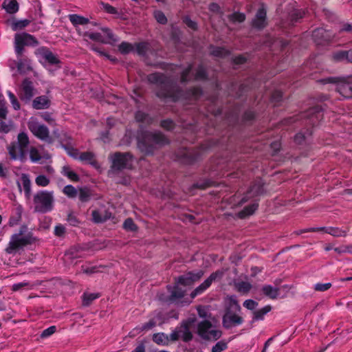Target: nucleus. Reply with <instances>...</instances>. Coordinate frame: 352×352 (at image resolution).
Here are the masks:
<instances>
[{"label": "nucleus", "instance_id": "obj_1", "mask_svg": "<svg viewBox=\"0 0 352 352\" xmlns=\"http://www.w3.org/2000/svg\"><path fill=\"white\" fill-rule=\"evenodd\" d=\"M25 230L26 227H22L18 233H15L11 236L8 246L5 250L6 253L15 254L25 246L32 244L36 241V238L32 233L28 232L25 234Z\"/></svg>", "mask_w": 352, "mask_h": 352}, {"label": "nucleus", "instance_id": "obj_2", "mask_svg": "<svg viewBox=\"0 0 352 352\" xmlns=\"http://www.w3.org/2000/svg\"><path fill=\"white\" fill-rule=\"evenodd\" d=\"M166 142V138L160 132H145L138 137V146L142 151L151 153L155 146Z\"/></svg>", "mask_w": 352, "mask_h": 352}, {"label": "nucleus", "instance_id": "obj_3", "mask_svg": "<svg viewBox=\"0 0 352 352\" xmlns=\"http://www.w3.org/2000/svg\"><path fill=\"white\" fill-rule=\"evenodd\" d=\"M28 127L30 132L38 139L47 143H52L54 140L50 135L47 126L40 122L35 117H31L28 121Z\"/></svg>", "mask_w": 352, "mask_h": 352}, {"label": "nucleus", "instance_id": "obj_4", "mask_svg": "<svg viewBox=\"0 0 352 352\" xmlns=\"http://www.w3.org/2000/svg\"><path fill=\"white\" fill-rule=\"evenodd\" d=\"M324 83L335 84L337 91L344 98L352 96V78L331 77L322 80Z\"/></svg>", "mask_w": 352, "mask_h": 352}, {"label": "nucleus", "instance_id": "obj_5", "mask_svg": "<svg viewBox=\"0 0 352 352\" xmlns=\"http://www.w3.org/2000/svg\"><path fill=\"white\" fill-rule=\"evenodd\" d=\"M85 41L91 40L95 42L107 43L112 39L111 31L107 28H100V32H94L91 28L85 30L81 35Z\"/></svg>", "mask_w": 352, "mask_h": 352}, {"label": "nucleus", "instance_id": "obj_6", "mask_svg": "<svg viewBox=\"0 0 352 352\" xmlns=\"http://www.w3.org/2000/svg\"><path fill=\"white\" fill-rule=\"evenodd\" d=\"M198 333L205 340H216L221 336V331L208 320H204L198 324Z\"/></svg>", "mask_w": 352, "mask_h": 352}, {"label": "nucleus", "instance_id": "obj_7", "mask_svg": "<svg viewBox=\"0 0 352 352\" xmlns=\"http://www.w3.org/2000/svg\"><path fill=\"white\" fill-rule=\"evenodd\" d=\"M112 168L121 170L132 166L133 159L129 153H116L111 157Z\"/></svg>", "mask_w": 352, "mask_h": 352}, {"label": "nucleus", "instance_id": "obj_8", "mask_svg": "<svg viewBox=\"0 0 352 352\" xmlns=\"http://www.w3.org/2000/svg\"><path fill=\"white\" fill-rule=\"evenodd\" d=\"M69 19L71 23L76 27L78 34L80 36L85 30L91 26L96 25V23L89 21L88 19L78 14H69Z\"/></svg>", "mask_w": 352, "mask_h": 352}, {"label": "nucleus", "instance_id": "obj_9", "mask_svg": "<svg viewBox=\"0 0 352 352\" xmlns=\"http://www.w3.org/2000/svg\"><path fill=\"white\" fill-rule=\"evenodd\" d=\"M35 43L32 36L26 33H19L15 35L14 49L17 56H21L25 45H32Z\"/></svg>", "mask_w": 352, "mask_h": 352}, {"label": "nucleus", "instance_id": "obj_10", "mask_svg": "<svg viewBox=\"0 0 352 352\" xmlns=\"http://www.w3.org/2000/svg\"><path fill=\"white\" fill-rule=\"evenodd\" d=\"M41 62L50 72L60 67L58 58L48 50H43L41 52Z\"/></svg>", "mask_w": 352, "mask_h": 352}, {"label": "nucleus", "instance_id": "obj_11", "mask_svg": "<svg viewBox=\"0 0 352 352\" xmlns=\"http://www.w3.org/2000/svg\"><path fill=\"white\" fill-rule=\"evenodd\" d=\"M237 311L226 310L223 317V325L227 329L240 325L243 323V319L236 314Z\"/></svg>", "mask_w": 352, "mask_h": 352}, {"label": "nucleus", "instance_id": "obj_12", "mask_svg": "<svg viewBox=\"0 0 352 352\" xmlns=\"http://www.w3.org/2000/svg\"><path fill=\"white\" fill-rule=\"evenodd\" d=\"M223 275V272L222 270H218L212 273L202 284H201L192 292L191 297L195 298L197 295L204 292L210 286L213 281L221 279Z\"/></svg>", "mask_w": 352, "mask_h": 352}, {"label": "nucleus", "instance_id": "obj_13", "mask_svg": "<svg viewBox=\"0 0 352 352\" xmlns=\"http://www.w3.org/2000/svg\"><path fill=\"white\" fill-rule=\"evenodd\" d=\"M18 94L21 100L25 102H30L35 94L32 82L28 80H25L22 82Z\"/></svg>", "mask_w": 352, "mask_h": 352}, {"label": "nucleus", "instance_id": "obj_14", "mask_svg": "<svg viewBox=\"0 0 352 352\" xmlns=\"http://www.w3.org/2000/svg\"><path fill=\"white\" fill-rule=\"evenodd\" d=\"M65 149L67 154L74 159L87 163H93L94 161V154L91 152L80 153L78 150L70 147H65Z\"/></svg>", "mask_w": 352, "mask_h": 352}, {"label": "nucleus", "instance_id": "obj_15", "mask_svg": "<svg viewBox=\"0 0 352 352\" xmlns=\"http://www.w3.org/2000/svg\"><path fill=\"white\" fill-rule=\"evenodd\" d=\"M204 273L199 270L197 273L189 272L185 275L181 276L178 278L177 282L182 286H188L192 285L195 281L198 280Z\"/></svg>", "mask_w": 352, "mask_h": 352}, {"label": "nucleus", "instance_id": "obj_16", "mask_svg": "<svg viewBox=\"0 0 352 352\" xmlns=\"http://www.w3.org/2000/svg\"><path fill=\"white\" fill-rule=\"evenodd\" d=\"M182 338L184 341H188L192 338V333L189 329L186 327H181L170 335V340L175 341Z\"/></svg>", "mask_w": 352, "mask_h": 352}, {"label": "nucleus", "instance_id": "obj_17", "mask_svg": "<svg viewBox=\"0 0 352 352\" xmlns=\"http://www.w3.org/2000/svg\"><path fill=\"white\" fill-rule=\"evenodd\" d=\"M34 210L38 212H47L52 209V199H34Z\"/></svg>", "mask_w": 352, "mask_h": 352}, {"label": "nucleus", "instance_id": "obj_18", "mask_svg": "<svg viewBox=\"0 0 352 352\" xmlns=\"http://www.w3.org/2000/svg\"><path fill=\"white\" fill-rule=\"evenodd\" d=\"M63 192L69 197H76L79 196L80 198H86L88 196L87 189H76L72 185H67L65 186Z\"/></svg>", "mask_w": 352, "mask_h": 352}, {"label": "nucleus", "instance_id": "obj_19", "mask_svg": "<svg viewBox=\"0 0 352 352\" xmlns=\"http://www.w3.org/2000/svg\"><path fill=\"white\" fill-rule=\"evenodd\" d=\"M8 149L12 159L20 160H23L24 159L25 148L18 144H12L8 146Z\"/></svg>", "mask_w": 352, "mask_h": 352}, {"label": "nucleus", "instance_id": "obj_20", "mask_svg": "<svg viewBox=\"0 0 352 352\" xmlns=\"http://www.w3.org/2000/svg\"><path fill=\"white\" fill-rule=\"evenodd\" d=\"M111 213L105 210L104 208H100L98 210H93L92 217L93 220L96 223H102L107 219H110Z\"/></svg>", "mask_w": 352, "mask_h": 352}, {"label": "nucleus", "instance_id": "obj_21", "mask_svg": "<svg viewBox=\"0 0 352 352\" xmlns=\"http://www.w3.org/2000/svg\"><path fill=\"white\" fill-rule=\"evenodd\" d=\"M50 105V100L47 96H41L35 98L32 101V107L34 109H45Z\"/></svg>", "mask_w": 352, "mask_h": 352}, {"label": "nucleus", "instance_id": "obj_22", "mask_svg": "<svg viewBox=\"0 0 352 352\" xmlns=\"http://www.w3.org/2000/svg\"><path fill=\"white\" fill-rule=\"evenodd\" d=\"M30 157L33 162H37L42 159H50V155L48 153H41L38 148L36 147H32L30 149Z\"/></svg>", "mask_w": 352, "mask_h": 352}, {"label": "nucleus", "instance_id": "obj_23", "mask_svg": "<svg viewBox=\"0 0 352 352\" xmlns=\"http://www.w3.org/2000/svg\"><path fill=\"white\" fill-rule=\"evenodd\" d=\"M266 11L264 8L258 10L255 19L253 21V25L257 28H262L265 25Z\"/></svg>", "mask_w": 352, "mask_h": 352}, {"label": "nucleus", "instance_id": "obj_24", "mask_svg": "<svg viewBox=\"0 0 352 352\" xmlns=\"http://www.w3.org/2000/svg\"><path fill=\"white\" fill-rule=\"evenodd\" d=\"M155 325L156 322L153 319H151L148 322L135 327L130 333L132 336H135L142 331H147L151 329Z\"/></svg>", "mask_w": 352, "mask_h": 352}, {"label": "nucleus", "instance_id": "obj_25", "mask_svg": "<svg viewBox=\"0 0 352 352\" xmlns=\"http://www.w3.org/2000/svg\"><path fill=\"white\" fill-rule=\"evenodd\" d=\"M18 60L16 63L17 70L19 73H25L31 69L30 60L28 58H21L17 56Z\"/></svg>", "mask_w": 352, "mask_h": 352}, {"label": "nucleus", "instance_id": "obj_26", "mask_svg": "<svg viewBox=\"0 0 352 352\" xmlns=\"http://www.w3.org/2000/svg\"><path fill=\"white\" fill-rule=\"evenodd\" d=\"M258 204L254 203L248 206H245L241 211L238 213V217L241 219H244L250 215H252L257 209Z\"/></svg>", "mask_w": 352, "mask_h": 352}, {"label": "nucleus", "instance_id": "obj_27", "mask_svg": "<svg viewBox=\"0 0 352 352\" xmlns=\"http://www.w3.org/2000/svg\"><path fill=\"white\" fill-rule=\"evenodd\" d=\"M61 173L72 182H77L79 179L78 175L69 166L65 165L63 166Z\"/></svg>", "mask_w": 352, "mask_h": 352}, {"label": "nucleus", "instance_id": "obj_28", "mask_svg": "<svg viewBox=\"0 0 352 352\" xmlns=\"http://www.w3.org/2000/svg\"><path fill=\"white\" fill-rule=\"evenodd\" d=\"M227 308L226 310L232 311H240L241 307L239 305L235 296H229L226 300Z\"/></svg>", "mask_w": 352, "mask_h": 352}, {"label": "nucleus", "instance_id": "obj_29", "mask_svg": "<svg viewBox=\"0 0 352 352\" xmlns=\"http://www.w3.org/2000/svg\"><path fill=\"white\" fill-rule=\"evenodd\" d=\"M3 6L6 12L10 14L15 13L19 10V6L16 0H4Z\"/></svg>", "mask_w": 352, "mask_h": 352}, {"label": "nucleus", "instance_id": "obj_30", "mask_svg": "<svg viewBox=\"0 0 352 352\" xmlns=\"http://www.w3.org/2000/svg\"><path fill=\"white\" fill-rule=\"evenodd\" d=\"M68 258L83 257L85 256L84 250L80 247L71 248L65 254Z\"/></svg>", "mask_w": 352, "mask_h": 352}, {"label": "nucleus", "instance_id": "obj_31", "mask_svg": "<svg viewBox=\"0 0 352 352\" xmlns=\"http://www.w3.org/2000/svg\"><path fill=\"white\" fill-rule=\"evenodd\" d=\"M34 287V285L30 283V282H21L12 285V290L13 292H19L23 290H30L32 289Z\"/></svg>", "mask_w": 352, "mask_h": 352}, {"label": "nucleus", "instance_id": "obj_32", "mask_svg": "<svg viewBox=\"0 0 352 352\" xmlns=\"http://www.w3.org/2000/svg\"><path fill=\"white\" fill-rule=\"evenodd\" d=\"M153 340L156 344L161 345H166L169 342L168 336L164 333H158L154 334L153 336Z\"/></svg>", "mask_w": 352, "mask_h": 352}, {"label": "nucleus", "instance_id": "obj_33", "mask_svg": "<svg viewBox=\"0 0 352 352\" xmlns=\"http://www.w3.org/2000/svg\"><path fill=\"white\" fill-rule=\"evenodd\" d=\"M324 232L336 237L345 236L346 235V230H342L338 228L333 227L325 228Z\"/></svg>", "mask_w": 352, "mask_h": 352}, {"label": "nucleus", "instance_id": "obj_34", "mask_svg": "<svg viewBox=\"0 0 352 352\" xmlns=\"http://www.w3.org/2000/svg\"><path fill=\"white\" fill-rule=\"evenodd\" d=\"M271 310V307L270 306H265L261 309L257 311H254L253 312V320H263L264 316L267 314Z\"/></svg>", "mask_w": 352, "mask_h": 352}, {"label": "nucleus", "instance_id": "obj_35", "mask_svg": "<svg viewBox=\"0 0 352 352\" xmlns=\"http://www.w3.org/2000/svg\"><path fill=\"white\" fill-rule=\"evenodd\" d=\"M263 292L266 296H269L270 298H276L279 294L278 289L277 288L273 287L270 285H266L263 287Z\"/></svg>", "mask_w": 352, "mask_h": 352}, {"label": "nucleus", "instance_id": "obj_36", "mask_svg": "<svg viewBox=\"0 0 352 352\" xmlns=\"http://www.w3.org/2000/svg\"><path fill=\"white\" fill-rule=\"evenodd\" d=\"M99 297L98 294L95 293H85L82 296V305L85 306L89 305L93 300Z\"/></svg>", "mask_w": 352, "mask_h": 352}, {"label": "nucleus", "instance_id": "obj_37", "mask_svg": "<svg viewBox=\"0 0 352 352\" xmlns=\"http://www.w3.org/2000/svg\"><path fill=\"white\" fill-rule=\"evenodd\" d=\"M181 285L176 282V285L174 287L173 291L171 292V297L173 298H182L184 293L185 290L181 288Z\"/></svg>", "mask_w": 352, "mask_h": 352}, {"label": "nucleus", "instance_id": "obj_38", "mask_svg": "<svg viewBox=\"0 0 352 352\" xmlns=\"http://www.w3.org/2000/svg\"><path fill=\"white\" fill-rule=\"evenodd\" d=\"M332 57L336 61H347V51L340 50L335 52Z\"/></svg>", "mask_w": 352, "mask_h": 352}, {"label": "nucleus", "instance_id": "obj_39", "mask_svg": "<svg viewBox=\"0 0 352 352\" xmlns=\"http://www.w3.org/2000/svg\"><path fill=\"white\" fill-rule=\"evenodd\" d=\"M28 23V20L13 21L11 23V28L14 31H16L26 27Z\"/></svg>", "mask_w": 352, "mask_h": 352}, {"label": "nucleus", "instance_id": "obj_40", "mask_svg": "<svg viewBox=\"0 0 352 352\" xmlns=\"http://www.w3.org/2000/svg\"><path fill=\"white\" fill-rule=\"evenodd\" d=\"M18 144L23 147L24 148H26L29 144V138L25 133H20L18 135Z\"/></svg>", "mask_w": 352, "mask_h": 352}, {"label": "nucleus", "instance_id": "obj_41", "mask_svg": "<svg viewBox=\"0 0 352 352\" xmlns=\"http://www.w3.org/2000/svg\"><path fill=\"white\" fill-rule=\"evenodd\" d=\"M263 192V183L259 181L257 184L252 186L250 190V193L254 196L261 195Z\"/></svg>", "mask_w": 352, "mask_h": 352}, {"label": "nucleus", "instance_id": "obj_42", "mask_svg": "<svg viewBox=\"0 0 352 352\" xmlns=\"http://www.w3.org/2000/svg\"><path fill=\"white\" fill-rule=\"evenodd\" d=\"M334 251L338 254H352V245H342L334 248Z\"/></svg>", "mask_w": 352, "mask_h": 352}, {"label": "nucleus", "instance_id": "obj_43", "mask_svg": "<svg viewBox=\"0 0 352 352\" xmlns=\"http://www.w3.org/2000/svg\"><path fill=\"white\" fill-rule=\"evenodd\" d=\"M7 94H8V98L10 99V102L12 104L14 109L19 110L20 109V104H19L16 97L10 91H8L7 92Z\"/></svg>", "mask_w": 352, "mask_h": 352}, {"label": "nucleus", "instance_id": "obj_44", "mask_svg": "<svg viewBox=\"0 0 352 352\" xmlns=\"http://www.w3.org/2000/svg\"><path fill=\"white\" fill-rule=\"evenodd\" d=\"M133 50L134 46L126 42H123L119 45V50L123 54L129 53Z\"/></svg>", "mask_w": 352, "mask_h": 352}, {"label": "nucleus", "instance_id": "obj_45", "mask_svg": "<svg viewBox=\"0 0 352 352\" xmlns=\"http://www.w3.org/2000/svg\"><path fill=\"white\" fill-rule=\"evenodd\" d=\"M147 49H148L147 43H140L136 44L135 46H134L133 50L137 52L139 54L143 55L145 54Z\"/></svg>", "mask_w": 352, "mask_h": 352}, {"label": "nucleus", "instance_id": "obj_46", "mask_svg": "<svg viewBox=\"0 0 352 352\" xmlns=\"http://www.w3.org/2000/svg\"><path fill=\"white\" fill-rule=\"evenodd\" d=\"M331 287V283H316L314 285V288L316 291L318 292H324L328 290Z\"/></svg>", "mask_w": 352, "mask_h": 352}, {"label": "nucleus", "instance_id": "obj_47", "mask_svg": "<svg viewBox=\"0 0 352 352\" xmlns=\"http://www.w3.org/2000/svg\"><path fill=\"white\" fill-rule=\"evenodd\" d=\"M123 227L125 230H130V231H134L137 228L133 221L130 218L126 219L124 221Z\"/></svg>", "mask_w": 352, "mask_h": 352}, {"label": "nucleus", "instance_id": "obj_48", "mask_svg": "<svg viewBox=\"0 0 352 352\" xmlns=\"http://www.w3.org/2000/svg\"><path fill=\"white\" fill-rule=\"evenodd\" d=\"M154 16L158 23L162 24L166 23V17L162 12L159 10L155 11L154 12Z\"/></svg>", "mask_w": 352, "mask_h": 352}, {"label": "nucleus", "instance_id": "obj_49", "mask_svg": "<svg viewBox=\"0 0 352 352\" xmlns=\"http://www.w3.org/2000/svg\"><path fill=\"white\" fill-rule=\"evenodd\" d=\"M36 183L41 186H46L50 183L49 179L45 175H38L36 178Z\"/></svg>", "mask_w": 352, "mask_h": 352}, {"label": "nucleus", "instance_id": "obj_50", "mask_svg": "<svg viewBox=\"0 0 352 352\" xmlns=\"http://www.w3.org/2000/svg\"><path fill=\"white\" fill-rule=\"evenodd\" d=\"M227 348V344L223 342H217L212 349V352H221Z\"/></svg>", "mask_w": 352, "mask_h": 352}, {"label": "nucleus", "instance_id": "obj_51", "mask_svg": "<svg viewBox=\"0 0 352 352\" xmlns=\"http://www.w3.org/2000/svg\"><path fill=\"white\" fill-rule=\"evenodd\" d=\"M252 285L248 282H241L238 284V289L242 292H248L250 290Z\"/></svg>", "mask_w": 352, "mask_h": 352}, {"label": "nucleus", "instance_id": "obj_52", "mask_svg": "<svg viewBox=\"0 0 352 352\" xmlns=\"http://www.w3.org/2000/svg\"><path fill=\"white\" fill-rule=\"evenodd\" d=\"M12 129L10 122L6 123L3 120L0 119V132L8 133Z\"/></svg>", "mask_w": 352, "mask_h": 352}, {"label": "nucleus", "instance_id": "obj_53", "mask_svg": "<svg viewBox=\"0 0 352 352\" xmlns=\"http://www.w3.org/2000/svg\"><path fill=\"white\" fill-rule=\"evenodd\" d=\"M243 306L249 310H254L258 306V303L253 300L249 299V300H246L243 302Z\"/></svg>", "mask_w": 352, "mask_h": 352}, {"label": "nucleus", "instance_id": "obj_54", "mask_svg": "<svg viewBox=\"0 0 352 352\" xmlns=\"http://www.w3.org/2000/svg\"><path fill=\"white\" fill-rule=\"evenodd\" d=\"M23 188L26 192L28 193L30 188V180L27 175H23L21 177Z\"/></svg>", "mask_w": 352, "mask_h": 352}, {"label": "nucleus", "instance_id": "obj_55", "mask_svg": "<svg viewBox=\"0 0 352 352\" xmlns=\"http://www.w3.org/2000/svg\"><path fill=\"white\" fill-rule=\"evenodd\" d=\"M325 228L324 227H311L303 230H300L297 232L298 234H300L307 232H321L324 231Z\"/></svg>", "mask_w": 352, "mask_h": 352}, {"label": "nucleus", "instance_id": "obj_56", "mask_svg": "<svg viewBox=\"0 0 352 352\" xmlns=\"http://www.w3.org/2000/svg\"><path fill=\"white\" fill-rule=\"evenodd\" d=\"M7 114V108L5 100L0 97V118H4Z\"/></svg>", "mask_w": 352, "mask_h": 352}, {"label": "nucleus", "instance_id": "obj_57", "mask_svg": "<svg viewBox=\"0 0 352 352\" xmlns=\"http://www.w3.org/2000/svg\"><path fill=\"white\" fill-rule=\"evenodd\" d=\"M56 330V327L55 326H51V327H48L47 329H45L42 332L41 337L42 338L49 337V336H52L53 333H54Z\"/></svg>", "mask_w": 352, "mask_h": 352}, {"label": "nucleus", "instance_id": "obj_58", "mask_svg": "<svg viewBox=\"0 0 352 352\" xmlns=\"http://www.w3.org/2000/svg\"><path fill=\"white\" fill-rule=\"evenodd\" d=\"M163 76L160 74H153L149 76L148 80L151 82L158 83L162 81Z\"/></svg>", "mask_w": 352, "mask_h": 352}, {"label": "nucleus", "instance_id": "obj_59", "mask_svg": "<svg viewBox=\"0 0 352 352\" xmlns=\"http://www.w3.org/2000/svg\"><path fill=\"white\" fill-rule=\"evenodd\" d=\"M230 19L234 22H242L245 20V15L241 13L236 12L231 15Z\"/></svg>", "mask_w": 352, "mask_h": 352}, {"label": "nucleus", "instance_id": "obj_60", "mask_svg": "<svg viewBox=\"0 0 352 352\" xmlns=\"http://www.w3.org/2000/svg\"><path fill=\"white\" fill-rule=\"evenodd\" d=\"M206 77V71L204 67H199L195 74V79L201 80Z\"/></svg>", "mask_w": 352, "mask_h": 352}, {"label": "nucleus", "instance_id": "obj_61", "mask_svg": "<svg viewBox=\"0 0 352 352\" xmlns=\"http://www.w3.org/2000/svg\"><path fill=\"white\" fill-rule=\"evenodd\" d=\"M65 232V228L62 225H58L55 227L54 233L58 236H63Z\"/></svg>", "mask_w": 352, "mask_h": 352}, {"label": "nucleus", "instance_id": "obj_62", "mask_svg": "<svg viewBox=\"0 0 352 352\" xmlns=\"http://www.w3.org/2000/svg\"><path fill=\"white\" fill-rule=\"evenodd\" d=\"M102 6V8L108 13L116 14L117 12L116 8L108 3H103Z\"/></svg>", "mask_w": 352, "mask_h": 352}, {"label": "nucleus", "instance_id": "obj_63", "mask_svg": "<svg viewBox=\"0 0 352 352\" xmlns=\"http://www.w3.org/2000/svg\"><path fill=\"white\" fill-rule=\"evenodd\" d=\"M147 118V115L142 111H138L135 114V119L138 122H146Z\"/></svg>", "mask_w": 352, "mask_h": 352}, {"label": "nucleus", "instance_id": "obj_64", "mask_svg": "<svg viewBox=\"0 0 352 352\" xmlns=\"http://www.w3.org/2000/svg\"><path fill=\"white\" fill-rule=\"evenodd\" d=\"M162 127L169 130V129H171L173 127V122L171 120H164L162 122Z\"/></svg>", "mask_w": 352, "mask_h": 352}]
</instances>
